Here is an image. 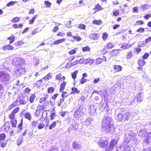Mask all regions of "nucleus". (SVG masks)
<instances>
[{"label":"nucleus","mask_w":151,"mask_h":151,"mask_svg":"<svg viewBox=\"0 0 151 151\" xmlns=\"http://www.w3.org/2000/svg\"><path fill=\"white\" fill-rule=\"evenodd\" d=\"M18 100L17 99L13 102L12 104L15 107L16 106H18L19 105V104H18Z\"/></svg>","instance_id":"55"},{"label":"nucleus","mask_w":151,"mask_h":151,"mask_svg":"<svg viewBox=\"0 0 151 151\" xmlns=\"http://www.w3.org/2000/svg\"><path fill=\"white\" fill-rule=\"evenodd\" d=\"M15 37L13 36H11L8 38L7 40H10L9 44H11L15 40Z\"/></svg>","instance_id":"23"},{"label":"nucleus","mask_w":151,"mask_h":151,"mask_svg":"<svg viewBox=\"0 0 151 151\" xmlns=\"http://www.w3.org/2000/svg\"><path fill=\"white\" fill-rule=\"evenodd\" d=\"M71 90H72V91L71 92V93H76V94H79L80 91L78 90L77 88L75 87H73L71 88Z\"/></svg>","instance_id":"22"},{"label":"nucleus","mask_w":151,"mask_h":151,"mask_svg":"<svg viewBox=\"0 0 151 151\" xmlns=\"http://www.w3.org/2000/svg\"><path fill=\"white\" fill-rule=\"evenodd\" d=\"M64 98H61L59 101H58L57 105L58 106L60 107L61 104L64 101Z\"/></svg>","instance_id":"35"},{"label":"nucleus","mask_w":151,"mask_h":151,"mask_svg":"<svg viewBox=\"0 0 151 151\" xmlns=\"http://www.w3.org/2000/svg\"><path fill=\"white\" fill-rule=\"evenodd\" d=\"M35 98V94H32L30 96L29 99V101L31 103H32L33 102Z\"/></svg>","instance_id":"24"},{"label":"nucleus","mask_w":151,"mask_h":151,"mask_svg":"<svg viewBox=\"0 0 151 151\" xmlns=\"http://www.w3.org/2000/svg\"><path fill=\"white\" fill-rule=\"evenodd\" d=\"M77 48H76L69 51V53L70 55H73L76 53Z\"/></svg>","instance_id":"47"},{"label":"nucleus","mask_w":151,"mask_h":151,"mask_svg":"<svg viewBox=\"0 0 151 151\" xmlns=\"http://www.w3.org/2000/svg\"><path fill=\"white\" fill-rule=\"evenodd\" d=\"M92 122V119L90 118H88L85 121V123L87 125H89Z\"/></svg>","instance_id":"25"},{"label":"nucleus","mask_w":151,"mask_h":151,"mask_svg":"<svg viewBox=\"0 0 151 151\" xmlns=\"http://www.w3.org/2000/svg\"><path fill=\"white\" fill-rule=\"evenodd\" d=\"M61 96L62 98H66L68 96V95L67 92L64 91L62 92L61 94Z\"/></svg>","instance_id":"54"},{"label":"nucleus","mask_w":151,"mask_h":151,"mask_svg":"<svg viewBox=\"0 0 151 151\" xmlns=\"http://www.w3.org/2000/svg\"><path fill=\"white\" fill-rule=\"evenodd\" d=\"M56 121H55L52 124H51L49 126V129H52L54 128L56 125Z\"/></svg>","instance_id":"39"},{"label":"nucleus","mask_w":151,"mask_h":151,"mask_svg":"<svg viewBox=\"0 0 151 151\" xmlns=\"http://www.w3.org/2000/svg\"><path fill=\"white\" fill-rule=\"evenodd\" d=\"M54 89L52 87L49 88L47 89V91L48 93H52L54 91Z\"/></svg>","instance_id":"49"},{"label":"nucleus","mask_w":151,"mask_h":151,"mask_svg":"<svg viewBox=\"0 0 151 151\" xmlns=\"http://www.w3.org/2000/svg\"><path fill=\"white\" fill-rule=\"evenodd\" d=\"M41 111L39 110L37 108V109L36 110V111L35 112V114H36V116L37 117H38L40 115V114Z\"/></svg>","instance_id":"60"},{"label":"nucleus","mask_w":151,"mask_h":151,"mask_svg":"<svg viewBox=\"0 0 151 151\" xmlns=\"http://www.w3.org/2000/svg\"><path fill=\"white\" fill-rule=\"evenodd\" d=\"M72 147L73 150H78L81 148V145L77 142H74L72 143Z\"/></svg>","instance_id":"11"},{"label":"nucleus","mask_w":151,"mask_h":151,"mask_svg":"<svg viewBox=\"0 0 151 151\" xmlns=\"http://www.w3.org/2000/svg\"><path fill=\"white\" fill-rule=\"evenodd\" d=\"M132 52H130L127 53V55L126 58L129 59L132 58Z\"/></svg>","instance_id":"41"},{"label":"nucleus","mask_w":151,"mask_h":151,"mask_svg":"<svg viewBox=\"0 0 151 151\" xmlns=\"http://www.w3.org/2000/svg\"><path fill=\"white\" fill-rule=\"evenodd\" d=\"M23 60L20 58H17L12 60L13 64L15 66H18L22 64Z\"/></svg>","instance_id":"9"},{"label":"nucleus","mask_w":151,"mask_h":151,"mask_svg":"<svg viewBox=\"0 0 151 151\" xmlns=\"http://www.w3.org/2000/svg\"><path fill=\"white\" fill-rule=\"evenodd\" d=\"M117 141L115 139H112L110 142L109 145L105 149V151H112L113 147L116 145Z\"/></svg>","instance_id":"7"},{"label":"nucleus","mask_w":151,"mask_h":151,"mask_svg":"<svg viewBox=\"0 0 151 151\" xmlns=\"http://www.w3.org/2000/svg\"><path fill=\"white\" fill-rule=\"evenodd\" d=\"M89 37L91 38L93 40H96L99 38V34L92 33L90 35Z\"/></svg>","instance_id":"19"},{"label":"nucleus","mask_w":151,"mask_h":151,"mask_svg":"<svg viewBox=\"0 0 151 151\" xmlns=\"http://www.w3.org/2000/svg\"><path fill=\"white\" fill-rule=\"evenodd\" d=\"M132 116V114L131 112L126 113L124 115V121L128 120Z\"/></svg>","instance_id":"14"},{"label":"nucleus","mask_w":151,"mask_h":151,"mask_svg":"<svg viewBox=\"0 0 151 151\" xmlns=\"http://www.w3.org/2000/svg\"><path fill=\"white\" fill-rule=\"evenodd\" d=\"M124 144L122 145V146L118 147L116 148L117 151H124Z\"/></svg>","instance_id":"36"},{"label":"nucleus","mask_w":151,"mask_h":151,"mask_svg":"<svg viewBox=\"0 0 151 151\" xmlns=\"http://www.w3.org/2000/svg\"><path fill=\"white\" fill-rule=\"evenodd\" d=\"M25 72V70L24 68L22 67L17 69L15 71L16 75L18 76H20V75H24Z\"/></svg>","instance_id":"10"},{"label":"nucleus","mask_w":151,"mask_h":151,"mask_svg":"<svg viewBox=\"0 0 151 151\" xmlns=\"http://www.w3.org/2000/svg\"><path fill=\"white\" fill-rule=\"evenodd\" d=\"M146 42L145 41H144L142 42H140L138 44V47H143L145 46L146 45Z\"/></svg>","instance_id":"37"},{"label":"nucleus","mask_w":151,"mask_h":151,"mask_svg":"<svg viewBox=\"0 0 151 151\" xmlns=\"http://www.w3.org/2000/svg\"><path fill=\"white\" fill-rule=\"evenodd\" d=\"M78 129V125L72 124L70 127L68 128V132H72V131L73 130H77Z\"/></svg>","instance_id":"13"},{"label":"nucleus","mask_w":151,"mask_h":151,"mask_svg":"<svg viewBox=\"0 0 151 151\" xmlns=\"http://www.w3.org/2000/svg\"><path fill=\"white\" fill-rule=\"evenodd\" d=\"M19 107H17V108H15L12 111V112L15 114L16 113H17L19 111Z\"/></svg>","instance_id":"58"},{"label":"nucleus","mask_w":151,"mask_h":151,"mask_svg":"<svg viewBox=\"0 0 151 151\" xmlns=\"http://www.w3.org/2000/svg\"><path fill=\"white\" fill-rule=\"evenodd\" d=\"M18 102H19V104H25L28 101V96H19L17 98Z\"/></svg>","instance_id":"6"},{"label":"nucleus","mask_w":151,"mask_h":151,"mask_svg":"<svg viewBox=\"0 0 151 151\" xmlns=\"http://www.w3.org/2000/svg\"><path fill=\"white\" fill-rule=\"evenodd\" d=\"M78 72V71L77 70H76L72 73V77L73 79H75L76 78Z\"/></svg>","instance_id":"40"},{"label":"nucleus","mask_w":151,"mask_h":151,"mask_svg":"<svg viewBox=\"0 0 151 151\" xmlns=\"http://www.w3.org/2000/svg\"><path fill=\"white\" fill-rule=\"evenodd\" d=\"M4 89L2 84L0 83V93H4Z\"/></svg>","instance_id":"53"},{"label":"nucleus","mask_w":151,"mask_h":151,"mask_svg":"<svg viewBox=\"0 0 151 151\" xmlns=\"http://www.w3.org/2000/svg\"><path fill=\"white\" fill-rule=\"evenodd\" d=\"M6 136L4 134H1L0 135V141L4 140Z\"/></svg>","instance_id":"48"},{"label":"nucleus","mask_w":151,"mask_h":151,"mask_svg":"<svg viewBox=\"0 0 151 151\" xmlns=\"http://www.w3.org/2000/svg\"><path fill=\"white\" fill-rule=\"evenodd\" d=\"M108 37V34L106 33H104L102 36V38L104 40H105Z\"/></svg>","instance_id":"52"},{"label":"nucleus","mask_w":151,"mask_h":151,"mask_svg":"<svg viewBox=\"0 0 151 151\" xmlns=\"http://www.w3.org/2000/svg\"><path fill=\"white\" fill-rule=\"evenodd\" d=\"M130 147L127 145L124 144V151H130Z\"/></svg>","instance_id":"42"},{"label":"nucleus","mask_w":151,"mask_h":151,"mask_svg":"<svg viewBox=\"0 0 151 151\" xmlns=\"http://www.w3.org/2000/svg\"><path fill=\"white\" fill-rule=\"evenodd\" d=\"M116 119L119 121H121L123 120L124 121V115L122 113H119L116 116Z\"/></svg>","instance_id":"17"},{"label":"nucleus","mask_w":151,"mask_h":151,"mask_svg":"<svg viewBox=\"0 0 151 151\" xmlns=\"http://www.w3.org/2000/svg\"><path fill=\"white\" fill-rule=\"evenodd\" d=\"M47 98L48 96L46 95L45 97L41 98L40 100V103H41L43 101H45Z\"/></svg>","instance_id":"61"},{"label":"nucleus","mask_w":151,"mask_h":151,"mask_svg":"<svg viewBox=\"0 0 151 151\" xmlns=\"http://www.w3.org/2000/svg\"><path fill=\"white\" fill-rule=\"evenodd\" d=\"M78 27L79 29H85L86 26L84 24H81L79 25Z\"/></svg>","instance_id":"59"},{"label":"nucleus","mask_w":151,"mask_h":151,"mask_svg":"<svg viewBox=\"0 0 151 151\" xmlns=\"http://www.w3.org/2000/svg\"><path fill=\"white\" fill-rule=\"evenodd\" d=\"M143 97V93H139L137 97V101L138 103L141 102L142 100Z\"/></svg>","instance_id":"15"},{"label":"nucleus","mask_w":151,"mask_h":151,"mask_svg":"<svg viewBox=\"0 0 151 151\" xmlns=\"http://www.w3.org/2000/svg\"><path fill=\"white\" fill-rule=\"evenodd\" d=\"M23 43V42L21 41H18L14 43V45L16 46H19Z\"/></svg>","instance_id":"57"},{"label":"nucleus","mask_w":151,"mask_h":151,"mask_svg":"<svg viewBox=\"0 0 151 151\" xmlns=\"http://www.w3.org/2000/svg\"><path fill=\"white\" fill-rule=\"evenodd\" d=\"M50 151H58V148L56 146H53Z\"/></svg>","instance_id":"51"},{"label":"nucleus","mask_w":151,"mask_h":151,"mask_svg":"<svg viewBox=\"0 0 151 151\" xmlns=\"http://www.w3.org/2000/svg\"><path fill=\"white\" fill-rule=\"evenodd\" d=\"M149 55L148 53L146 52L144 54V55H143L142 58L144 59H147Z\"/></svg>","instance_id":"63"},{"label":"nucleus","mask_w":151,"mask_h":151,"mask_svg":"<svg viewBox=\"0 0 151 151\" xmlns=\"http://www.w3.org/2000/svg\"><path fill=\"white\" fill-rule=\"evenodd\" d=\"M14 78L11 76L9 73L5 71H0V82L5 83H11Z\"/></svg>","instance_id":"2"},{"label":"nucleus","mask_w":151,"mask_h":151,"mask_svg":"<svg viewBox=\"0 0 151 151\" xmlns=\"http://www.w3.org/2000/svg\"><path fill=\"white\" fill-rule=\"evenodd\" d=\"M113 47L114 45L112 43L110 42L107 43L101 51L102 53L104 54L106 53Z\"/></svg>","instance_id":"8"},{"label":"nucleus","mask_w":151,"mask_h":151,"mask_svg":"<svg viewBox=\"0 0 151 151\" xmlns=\"http://www.w3.org/2000/svg\"><path fill=\"white\" fill-rule=\"evenodd\" d=\"M138 62L139 65L140 66H143L145 63V61L142 59H139Z\"/></svg>","instance_id":"26"},{"label":"nucleus","mask_w":151,"mask_h":151,"mask_svg":"<svg viewBox=\"0 0 151 151\" xmlns=\"http://www.w3.org/2000/svg\"><path fill=\"white\" fill-rule=\"evenodd\" d=\"M44 4L47 8H49L50 7L52 4L49 1H45Z\"/></svg>","instance_id":"38"},{"label":"nucleus","mask_w":151,"mask_h":151,"mask_svg":"<svg viewBox=\"0 0 151 151\" xmlns=\"http://www.w3.org/2000/svg\"><path fill=\"white\" fill-rule=\"evenodd\" d=\"M96 110L94 106L93 105L90 106L89 110V112L91 115H93L96 113Z\"/></svg>","instance_id":"16"},{"label":"nucleus","mask_w":151,"mask_h":151,"mask_svg":"<svg viewBox=\"0 0 151 151\" xmlns=\"http://www.w3.org/2000/svg\"><path fill=\"white\" fill-rule=\"evenodd\" d=\"M73 37L74 39L76 40L77 41H79L81 40V38L79 36H73Z\"/></svg>","instance_id":"56"},{"label":"nucleus","mask_w":151,"mask_h":151,"mask_svg":"<svg viewBox=\"0 0 151 151\" xmlns=\"http://www.w3.org/2000/svg\"><path fill=\"white\" fill-rule=\"evenodd\" d=\"M101 129L106 133H111L115 131L114 122L112 118L109 116H105L102 119Z\"/></svg>","instance_id":"1"},{"label":"nucleus","mask_w":151,"mask_h":151,"mask_svg":"<svg viewBox=\"0 0 151 151\" xmlns=\"http://www.w3.org/2000/svg\"><path fill=\"white\" fill-rule=\"evenodd\" d=\"M19 18L18 17H17L12 19V22H16L19 21Z\"/></svg>","instance_id":"64"},{"label":"nucleus","mask_w":151,"mask_h":151,"mask_svg":"<svg viewBox=\"0 0 151 151\" xmlns=\"http://www.w3.org/2000/svg\"><path fill=\"white\" fill-rule=\"evenodd\" d=\"M141 49L138 46L137 47L134 48V52L137 53V54H138L141 51Z\"/></svg>","instance_id":"34"},{"label":"nucleus","mask_w":151,"mask_h":151,"mask_svg":"<svg viewBox=\"0 0 151 151\" xmlns=\"http://www.w3.org/2000/svg\"><path fill=\"white\" fill-rule=\"evenodd\" d=\"M98 144L100 147L103 148L107 147V145L108 143L107 140H104V138H100L97 142Z\"/></svg>","instance_id":"5"},{"label":"nucleus","mask_w":151,"mask_h":151,"mask_svg":"<svg viewBox=\"0 0 151 151\" xmlns=\"http://www.w3.org/2000/svg\"><path fill=\"white\" fill-rule=\"evenodd\" d=\"M82 50L83 52H86L89 51L90 50V48L88 46L82 47Z\"/></svg>","instance_id":"44"},{"label":"nucleus","mask_w":151,"mask_h":151,"mask_svg":"<svg viewBox=\"0 0 151 151\" xmlns=\"http://www.w3.org/2000/svg\"><path fill=\"white\" fill-rule=\"evenodd\" d=\"M79 63L78 60H76L72 62L71 63H68L65 66V68H69L73 66H75L78 64Z\"/></svg>","instance_id":"12"},{"label":"nucleus","mask_w":151,"mask_h":151,"mask_svg":"<svg viewBox=\"0 0 151 151\" xmlns=\"http://www.w3.org/2000/svg\"><path fill=\"white\" fill-rule=\"evenodd\" d=\"M102 23L101 20H94L93 22V24H96L98 25L101 24Z\"/></svg>","instance_id":"33"},{"label":"nucleus","mask_w":151,"mask_h":151,"mask_svg":"<svg viewBox=\"0 0 151 151\" xmlns=\"http://www.w3.org/2000/svg\"><path fill=\"white\" fill-rule=\"evenodd\" d=\"M23 125V122L22 120H21V122L18 125L17 127L20 130H22V127Z\"/></svg>","instance_id":"62"},{"label":"nucleus","mask_w":151,"mask_h":151,"mask_svg":"<svg viewBox=\"0 0 151 151\" xmlns=\"http://www.w3.org/2000/svg\"><path fill=\"white\" fill-rule=\"evenodd\" d=\"M14 48V47L12 45H4L2 47V49L4 50H12Z\"/></svg>","instance_id":"20"},{"label":"nucleus","mask_w":151,"mask_h":151,"mask_svg":"<svg viewBox=\"0 0 151 151\" xmlns=\"http://www.w3.org/2000/svg\"><path fill=\"white\" fill-rule=\"evenodd\" d=\"M45 126V124L43 123L42 122L41 123H40L38 126V129H41L43 128Z\"/></svg>","instance_id":"45"},{"label":"nucleus","mask_w":151,"mask_h":151,"mask_svg":"<svg viewBox=\"0 0 151 151\" xmlns=\"http://www.w3.org/2000/svg\"><path fill=\"white\" fill-rule=\"evenodd\" d=\"M118 53V52L117 51V50H114L113 51H111V55L113 56H114L116 55Z\"/></svg>","instance_id":"43"},{"label":"nucleus","mask_w":151,"mask_h":151,"mask_svg":"<svg viewBox=\"0 0 151 151\" xmlns=\"http://www.w3.org/2000/svg\"><path fill=\"white\" fill-rule=\"evenodd\" d=\"M101 6L99 5V4H98L95 5V7L93 9L96 10L97 11H99L102 9Z\"/></svg>","instance_id":"29"},{"label":"nucleus","mask_w":151,"mask_h":151,"mask_svg":"<svg viewBox=\"0 0 151 151\" xmlns=\"http://www.w3.org/2000/svg\"><path fill=\"white\" fill-rule=\"evenodd\" d=\"M66 85V83L65 81L63 82L60 85V88L59 89L60 92H62L64 90Z\"/></svg>","instance_id":"21"},{"label":"nucleus","mask_w":151,"mask_h":151,"mask_svg":"<svg viewBox=\"0 0 151 151\" xmlns=\"http://www.w3.org/2000/svg\"><path fill=\"white\" fill-rule=\"evenodd\" d=\"M37 15H36L31 19L29 20V24H33L35 20L37 17Z\"/></svg>","instance_id":"30"},{"label":"nucleus","mask_w":151,"mask_h":151,"mask_svg":"<svg viewBox=\"0 0 151 151\" xmlns=\"http://www.w3.org/2000/svg\"><path fill=\"white\" fill-rule=\"evenodd\" d=\"M6 125H4L2 127L4 131L7 132L10 128V125L8 122H6L5 123Z\"/></svg>","instance_id":"18"},{"label":"nucleus","mask_w":151,"mask_h":151,"mask_svg":"<svg viewBox=\"0 0 151 151\" xmlns=\"http://www.w3.org/2000/svg\"><path fill=\"white\" fill-rule=\"evenodd\" d=\"M114 69L116 72L122 70V67L120 65H116L114 67Z\"/></svg>","instance_id":"28"},{"label":"nucleus","mask_w":151,"mask_h":151,"mask_svg":"<svg viewBox=\"0 0 151 151\" xmlns=\"http://www.w3.org/2000/svg\"><path fill=\"white\" fill-rule=\"evenodd\" d=\"M7 142L8 141L7 140L0 141V144H1V146L3 147H4L6 146Z\"/></svg>","instance_id":"27"},{"label":"nucleus","mask_w":151,"mask_h":151,"mask_svg":"<svg viewBox=\"0 0 151 151\" xmlns=\"http://www.w3.org/2000/svg\"><path fill=\"white\" fill-rule=\"evenodd\" d=\"M73 110L74 111V115L76 118L81 117L84 114L82 106L77 107L74 108Z\"/></svg>","instance_id":"4"},{"label":"nucleus","mask_w":151,"mask_h":151,"mask_svg":"<svg viewBox=\"0 0 151 151\" xmlns=\"http://www.w3.org/2000/svg\"><path fill=\"white\" fill-rule=\"evenodd\" d=\"M139 135L142 137H145L142 143L143 146H147L151 141V132L147 134L145 129L141 130L139 132Z\"/></svg>","instance_id":"3"},{"label":"nucleus","mask_w":151,"mask_h":151,"mask_svg":"<svg viewBox=\"0 0 151 151\" xmlns=\"http://www.w3.org/2000/svg\"><path fill=\"white\" fill-rule=\"evenodd\" d=\"M44 106L42 105H39L37 108L41 111L44 110Z\"/></svg>","instance_id":"50"},{"label":"nucleus","mask_w":151,"mask_h":151,"mask_svg":"<svg viewBox=\"0 0 151 151\" xmlns=\"http://www.w3.org/2000/svg\"><path fill=\"white\" fill-rule=\"evenodd\" d=\"M17 3V1H11L8 3L6 5V6H9L14 5Z\"/></svg>","instance_id":"46"},{"label":"nucleus","mask_w":151,"mask_h":151,"mask_svg":"<svg viewBox=\"0 0 151 151\" xmlns=\"http://www.w3.org/2000/svg\"><path fill=\"white\" fill-rule=\"evenodd\" d=\"M11 123L12 127H16L17 121L16 119H12L11 120Z\"/></svg>","instance_id":"32"},{"label":"nucleus","mask_w":151,"mask_h":151,"mask_svg":"<svg viewBox=\"0 0 151 151\" xmlns=\"http://www.w3.org/2000/svg\"><path fill=\"white\" fill-rule=\"evenodd\" d=\"M24 117L25 118L28 119L29 120L31 119L32 117L30 114L27 112L24 115Z\"/></svg>","instance_id":"31"}]
</instances>
